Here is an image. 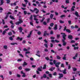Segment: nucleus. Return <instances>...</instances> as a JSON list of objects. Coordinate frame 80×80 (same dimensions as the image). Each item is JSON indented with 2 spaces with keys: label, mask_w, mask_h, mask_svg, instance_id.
Listing matches in <instances>:
<instances>
[{
  "label": "nucleus",
  "mask_w": 80,
  "mask_h": 80,
  "mask_svg": "<svg viewBox=\"0 0 80 80\" xmlns=\"http://www.w3.org/2000/svg\"><path fill=\"white\" fill-rule=\"evenodd\" d=\"M53 63L54 65H55V66H56V67H57V68H58L59 67V65L61 63V62H58L57 63H56V60H53Z\"/></svg>",
  "instance_id": "f257e3e1"
},
{
  "label": "nucleus",
  "mask_w": 80,
  "mask_h": 80,
  "mask_svg": "<svg viewBox=\"0 0 80 80\" xmlns=\"http://www.w3.org/2000/svg\"><path fill=\"white\" fill-rule=\"evenodd\" d=\"M30 10L31 12H32V13H33L35 11H37L35 13L36 14H38V12H39V10L37 8H34V9L33 10L31 9H30Z\"/></svg>",
  "instance_id": "f03ea898"
},
{
  "label": "nucleus",
  "mask_w": 80,
  "mask_h": 80,
  "mask_svg": "<svg viewBox=\"0 0 80 80\" xmlns=\"http://www.w3.org/2000/svg\"><path fill=\"white\" fill-rule=\"evenodd\" d=\"M64 31H65L66 30L67 32H68L69 33H71V31L68 29H67V26H65L64 29H63Z\"/></svg>",
  "instance_id": "7ed1b4c3"
},
{
  "label": "nucleus",
  "mask_w": 80,
  "mask_h": 80,
  "mask_svg": "<svg viewBox=\"0 0 80 80\" xmlns=\"http://www.w3.org/2000/svg\"><path fill=\"white\" fill-rule=\"evenodd\" d=\"M49 35H50V34L48 33H47V31H44L43 35L44 37H46V35H47V36H49Z\"/></svg>",
  "instance_id": "20e7f679"
},
{
  "label": "nucleus",
  "mask_w": 80,
  "mask_h": 80,
  "mask_svg": "<svg viewBox=\"0 0 80 80\" xmlns=\"http://www.w3.org/2000/svg\"><path fill=\"white\" fill-rule=\"evenodd\" d=\"M59 76L58 77L59 79H61L62 77H63V74L62 73H59Z\"/></svg>",
  "instance_id": "39448f33"
},
{
  "label": "nucleus",
  "mask_w": 80,
  "mask_h": 80,
  "mask_svg": "<svg viewBox=\"0 0 80 80\" xmlns=\"http://www.w3.org/2000/svg\"><path fill=\"white\" fill-rule=\"evenodd\" d=\"M62 38H63V39H62V41H63V40L65 41V40H66V37H67V35H62Z\"/></svg>",
  "instance_id": "423d86ee"
},
{
  "label": "nucleus",
  "mask_w": 80,
  "mask_h": 80,
  "mask_svg": "<svg viewBox=\"0 0 80 80\" xmlns=\"http://www.w3.org/2000/svg\"><path fill=\"white\" fill-rule=\"evenodd\" d=\"M21 73L22 74H23V75L22 76V77H26V75H25V73L23 72V71H21Z\"/></svg>",
  "instance_id": "0eeeda50"
},
{
  "label": "nucleus",
  "mask_w": 80,
  "mask_h": 80,
  "mask_svg": "<svg viewBox=\"0 0 80 80\" xmlns=\"http://www.w3.org/2000/svg\"><path fill=\"white\" fill-rule=\"evenodd\" d=\"M62 72L63 74H67V69H64V70L62 71Z\"/></svg>",
  "instance_id": "6e6552de"
},
{
  "label": "nucleus",
  "mask_w": 80,
  "mask_h": 80,
  "mask_svg": "<svg viewBox=\"0 0 80 80\" xmlns=\"http://www.w3.org/2000/svg\"><path fill=\"white\" fill-rule=\"evenodd\" d=\"M68 38L70 40H72L73 39V36L72 35H69L68 36Z\"/></svg>",
  "instance_id": "1a4fd4ad"
},
{
  "label": "nucleus",
  "mask_w": 80,
  "mask_h": 80,
  "mask_svg": "<svg viewBox=\"0 0 80 80\" xmlns=\"http://www.w3.org/2000/svg\"><path fill=\"white\" fill-rule=\"evenodd\" d=\"M75 15L77 16V17H80V15H78V12L77 11H75Z\"/></svg>",
  "instance_id": "9d476101"
},
{
  "label": "nucleus",
  "mask_w": 80,
  "mask_h": 80,
  "mask_svg": "<svg viewBox=\"0 0 80 80\" xmlns=\"http://www.w3.org/2000/svg\"><path fill=\"white\" fill-rule=\"evenodd\" d=\"M32 31H30L29 34L27 36L28 38H30V37H31V35H32Z\"/></svg>",
  "instance_id": "9b49d317"
},
{
  "label": "nucleus",
  "mask_w": 80,
  "mask_h": 80,
  "mask_svg": "<svg viewBox=\"0 0 80 80\" xmlns=\"http://www.w3.org/2000/svg\"><path fill=\"white\" fill-rule=\"evenodd\" d=\"M58 27V25L57 24H55L54 25V27L53 28V29L54 30H57L58 29L57 28Z\"/></svg>",
  "instance_id": "f8f14e48"
},
{
  "label": "nucleus",
  "mask_w": 80,
  "mask_h": 80,
  "mask_svg": "<svg viewBox=\"0 0 80 80\" xmlns=\"http://www.w3.org/2000/svg\"><path fill=\"white\" fill-rule=\"evenodd\" d=\"M18 29L19 30V32H20V33L22 32V30H23V29H22V27H19L18 28Z\"/></svg>",
  "instance_id": "ddd939ff"
},
{
  "label": "nucleus",
  "mask_w": 80,
  "mask_h": 80,
  "mask_svg": "<svg viewBox=\"0 0 80 80\" xmlns=\"http://www.w3.org/2000/svg\"><path fill=\"white\" fill-rule=\"evenodd\" d=\"M16 40H19L20 41H22V40H23V38H20L19 37H17Z\"/></svg>",
  "instance_id": "4468645a"
},
{
  "label": "nucleus",
  "mask_w": 80,
  "mask_h": 80,
  "mask_svg": "<svg viewBox=\"0 0 80 80\" xmlns=\"http://www.w3.org/2000/svg\"><path fill=\"white\" fill-rule=\"evenodd\" d=\"M62 43H63V46H65V45H66V44H67V42H65L64 40H63V41H62Z\"/></svg>",
  "instance_id": "2eb2a0df"
},
{
  "label": "nucleus",
  "mask_w": 80,
  "mask_h": 80,
  "mask_svg": "<svg viewBox=\"0 0 80 80\" xmlns=\"http://www.w3.org/2000/svg\"><path fill=\"white\" fill-rule=\"evenodd\" d=\"M75 6H72V8H71V10L72 11H74L75 10Z\"/></svg>",
  "instance_id": "dca6fc26"
},
{
  "label": "nucleus",
  "mask_w": 80,
  "mask_h": 80,
  "mask_svg": "<svg viewBox=\"0 0 80 80\" xmlns=\"http://www.w3.org/2000/svg\"><path fill=\"white\" fill-rule=\"evenodd\" d=\"M22 18H19V22L21 23H23V20H22Z\"/></svg>",
  "instance_id": "f3484780"
},
{
  "label": "nucleus",
  "mask_w": 80,
  "mask_h": 80,
  "mask_svg": "<svg viewBox=\"0 0 80 80\" xmlns=\"http://www.w3.org/2000/svg\"><path fill=\"white\" fill-rule=\"evenodd\" d=\"M25 71H26V72H29V71L31 70V69L27 68L25 69Z\"/></svg>",
  "instance_id": "a211bd4d"
},
{
  "label": "nucleus",
  "mask_w": 80,
  "mask_h": 80,
  "mask_svg": "<svg viewBox=\"0 0 80 80\" xmlns=\"http://www.w3.org/2000/svg\"><path fill=\"white\" fill-rule=\"evenodd\" d=\"M70 0H66L65 3L66 4H68L70 3Z\"/></svg>",
  "instance_id": "6ab92c4d"
},
{
  "label": "nucleus",
  "mask_w": 80,
  "mask_h": 80,
  "mask_svg": "<svg viewBox=\"0 0 80 80\" xmlns=\"http://www.w3.org/2000/svg\"><path fill=\"white\" fill-rule=\"evenodd\" d=\"M9 17L10 18H11V19H13V20H15V18H14V17H13V16H12V15H10Z\"/></svg>",
  "instance_id": "aec40b11"
},
{
  "label": "nucleus",
  "mask_w": 80,
  "mask_h": 80,
  "mask_svg": "<svg viewBox=\"0 0 80 80\" xmlns=\"http://www.w3.org/2000/svg\"><path fill=\"white\" fill-rule=\"evenodd\" d=\"M3 9V8L0 7V13H2Z\"/></svg>",
  "instance_id": "412c9836"
},
{
  "label": "nucleus",
  "mask_w": 80,
  "mask_h": 80,
  "mask_svg": "<svg viewBox=\"0 0 80 80\" xmlns=\"http://www.w3.org/2000/svg\"><path fill=\"white\" fill-rule=\"evenodd\" d=\"M4 3V2H3V0H1V4L0 5H2L3 4V3Z\"/></svg>",
  "instance_id": "4be33fe9"
},
{
  "label": "nucleus",
  "mask_w": 80,
  "mask_h": 80,
  "mask_svg": "<svg viewBox=\"0 0 80 80\" xmlns=\"http://www.w3.org/2000/svg\"><path fill=\"white\" fill-rule=\"evenodd\" d=\"M11 45H17V43L16 42H13L11 43Z\"/></svg>",
  "instance_id": "5701e85b"
},
{
  "label": "nucleus",
  "mask_w": 80,
  "mask_h": 80,
  "mask_svg": "<svg viewBox=\"0 0 80 80\" xmlns=\"http://www.w3.org/2000/svg\"><path fill=\"white\" fill-rule=\"evenodd\" d=\"M3 48L4 49H7V48H8V47H7V46L6 45H5L3 46Z\"/></svg>",
  "instance_id": "b1692460"
},
{
  "label": "nucleus",
  "mask_w": 80,
  "mask_h": 80,
  "mask_svg": "<svg viewBox=\"0 0 80 80\" xmlns=\"http://www.w3.org/2000/svg\"><path fill=\"white\" fill-rule=\"evenodd\" d=\"M30 20H33V15H31V16L29 18Z\"/></svg>",
  "instance_id": "393cba45"
},
{
  "label": "nucleus",
  "mask_w": 80,
  "mask_h": 80,
  "mask_svg": "<svg viewBox=\"0 0 80 80\" xmlns=\"http://www.w3.org/2000/svg\"><path fill=\"white\" fill-rule=\"evenodd\" d=\"M53 14H51L50 15V18L52 19L53 18Z\"/></svg>",
  "instance_id": "a878e982"
},
{
  "label": "nucleus",
  "mask_w": 80,
  "mask_h": 80,
  "mask_svg": "<svg viewBox=\"0 0 80 80\" xmlns=\"http://www.w3.org/2000/svg\"><path fill=\"white\" fill-rule=\"evenodd\" d=\"M46 68H47V65L44 64V66L43 67V69H46Z\"/></svg>",
  "instance_id": "bb28decb"
},
{
  "label": "nucleus",
  "mask_w": 80,
  "mask_h": 80,
  "mask_svg": "<svg viewBox=\"0 0 80 80\" xmlns=\"http://www.w3.org/2000/svg\"><path fill=\"white\" fill-rule=\"evenodd\" d=\"M37 70H38V71H39V72H42V69H41V68L40 67L38 68Z\"/></svg>",
  "instance_id": "cd10ccee"
},
{
  "label": "nucleus",
  "mask_w": 80,
  "mask_h": 80,
  "mask_svg": "<svg viewBox=\"0 0 80 80\" xmlns=\"http://www.w3.org/2000/svg\"><path fill=\"white\" fill-rule=\"evenodd\" d=\"M57 58L58 60L61 59V57H59V56H57Z\"/></svg>",
  "instance_id": "c85d7f7f"
},
{
  "label": "nucleus",
  "mask_w": 80,
  "mask_h": 80,
  "mask_svg": "<svg viewBox=\"0 0 80 80\" xmlns=\"http://www.w3.org/2000/svg\"><path fill=\"white\" fill-rule=\"evenodd\" d=\"M78 47L77 46V47H74V50H78Z\"/></svg>",
  "instance_id": "c756f323"
},
{
  "label": "nucleus",
  "mask_w": 80,
  "mask_h": 80,
  "mask_svg": "<svg viewBox=\"0 0 80 80\" xmlns=\"http://www.w3.org/2000/svg\"><path fill=\"white\" fill-rule=\"evenodd\" d=\"M54 25V23H51L50 24V26L51 27H52Z\"/></svg>",
  "instance_id": "7c9ffc66"
},
{
  "label": "nucleus",
  "mask_w": 80,
  "mask_h": 80,
  "mask_svg": "<svg viewBox=\"0 0 80 80\" xmlns=\"http://www.w3.org/2000/svg\"><path fill=\"white\" fill-rule=\"evenodd\" d=\"M27 65V62H24V63L22 65L23 66H25L26 65Z\"/></svg>",
  "instance_id": "2f4dec72"
},
{
  "label": "nucleus",
  "mask_w": 80,
  "mask_h": 80,
  "mask_svg": "<svg viewBox=\"0 0 80 80\" xmlns=\"http://www.w3.org/2000/svg\"><path fill=\"white\" fill-rule=\"evenodd\" d=\"M61 67L62 68H65V66H64V64H63V63L61 64Z\"/></svg>",
  "instance_id": "473e14b6"
},
{
  "label": "nucleus",
  "mask_w": 80,
  "mask_h": 80,
  "mask_svg": "<svg viewBox=\"0 0 80 80\" xmlns=\"http://www.w3.org/2000/svg\"><path fill=\"white\" fill-rule=\"evenodd\" d=\"M20 24H21V23L19 21L15 23V24L17 25H18Z\"/></svg>",
  "instance_id": "72a5a7b5"
},
{
  "label": "nucleus",
  "mask_w": 80,
  "mask_h": 80,
  "mask_svg": "<svg viewBox=\"0 0 80 80\" xmlns=\"http://www.w3.org/2000/svg\"><path fill=\"white\" fill-rule=\"evenodd\" d=\"M44 46H45V47H46V48H48V45L47 44H46V43H45L44 44Z\"/></svg>",
  "instance_id": "f704fd0d"
},
{
  "label": "nucleus",
  "mask_w": 80,
  "mask_h": 80,
  "mask_svg": "<svg viewBox=\"0 0 80 80\" xmlns=\"http://www.w3.org/2000/svg\"><path fill=\"white\" fill-rule=\"evenodd\" d=\"M59 22H60V23H64V22L62 20H60L59 21Z\"/></svg>",
  "instance_id": "c9c22d12"
},
{
  "label": "nucleus",
  "mask_w": 80,
  "mask_h": 80,
  "mask_svg": "<svg viewBox=\"0 0 80 80\" xmlns=\"http://www.w3.org/2000/svg\"><path fill=\"white\" fill-rule=\"evenodd\" d=\"M50 18H48L47 20V23H48L50 22Z\"/></svg>",
  "instance_id": "e433bc0d"
},
{
  "label": "nucleus",
  "mask_w": 80,
  "mask_h": 80,
  "mask_svg": "<svg viewBox=\"0 0 80 80\" xmlns=\"http://www.w3.org/2000/svg\"><path fill=\"white\" fill-rule=\"evenodd\" d=\"M7 1V3L8 4V3H10V0H6Z\"/></svg>",
  "instance_id": "4c0bfd02"
},
{
  "label": "nucleus",
  "mask_w": 80,
  "mask_h": 80,
  "mask_svg": "<svg viewBox=\"0 0 80 80\" xmlns=\"http://www.w3.org/2000/svg\"><path fill=\"white\" fill-rule=\"evenodd\" d=\"M50 38L51 39V40H54V39L55 38L54 37H51Z\"/></svg>",
  "instance_id": "58836bf2"
},
{
  "label": "nucleus",
  "mask_w": 80,
  "mask_h": 80,
  "mask_svg": "<svg viewBox=\"0 0 80 80\" xmlns=\"http://www.w3.org/2000/svg\"><path fill=\"white\" fill-rule=\"evenodd\" d=\"M2 20L3 25H5V21L4 20V19H2Z\"/></svg>",
  "instance_id": "ea45409f"
},
{
  "label": "nucleus",
  "mask_w": 80,
  "mask_h": 80,
  "mask_svg": "<svg viewBox=\"0 0 80 80\" xmlns=\"http://www.w3.org/2000/svg\"><path fill=\"white\" fill-rule=\"evenodd\" d=\"M57 73L56 72H54V73L53 74V75L54 76H57Z\"/></svg>",
  "instance_id": "a19ab883"
},
{
  "label": "nucleus",
  "mask_w": 80,
  "mask_h": 80,
  "mask_svg": "<svg viewBox=\"0 0 80 80\" xmlns=\"http://www.w3.org/2000/svg\"><path fill=\"white\" fill-rule=\"evenodd\" d=\"M43 25H47V23L46 22L44 21L43 22Z\"/></svg>",
  "instance_id": "79ce46f5"
},
{
  "label": "nucleus",
  "mask_w": 80,
  "mask_h": 80,
  "mask_svg": "<svg viewBox=\"0 0 80 80\" xmlns=\"http://www.w3.org/2000/svg\"><path fill=\"white\" fill-rule=\"evenodd\" d=\"M68 23L69 25H71V24H72V21H71V20L68 21Z\"/></svg>",
  "instance_id": "37998d69"
},
{
  "label": "nucleus",
  "mask_w": 80,
  "mask_h": 80,
  "mask_svg": "<svg viewBox=\"0 0 80 80\" xmlns=\"http://www.w3.org/2000/svg\"><path fill=\"white\" fill-rule=\"evenodd\" d=\"M8 35L11 36V35H12V32H10L8 33Z\"/></svg>",
  "instance_id": "c03bdc74"
},
{
  "label": "nucleus",
  "mask_w": 80,
  "mask_h": 80,
  "mask_svg": "<svg viewBox=\"0 0 80 80\" xmlns=\"http://www.w3.org/2000/svg\"><path fill=\"white\" fill-rule=\"evenodd\" d=\"M66 17V15H62L60 17L61 18H63V17Z\"/></svg>",
  "instance_id": "a18cd8bd"
},
{
  "label": "nucleus",
  "mask_w": 80,
  "mask_h": 80,
  "mask_svg": "<svg viewBox=\"0 0 80 80\" xmlns=\"http://www.w3.org/2000/svg\"><path fill=\"white\" fill-rule=\"evenodd\" d=\"M43 77L44 78H47V75L45 74H44L43 75Z\"/></svg>",
  "instance_id": "49530a36"
},
{
  "label": "nucleus",
  "mask_w": 80,
  "mask_h": 80,
  "mask_svg": "<svg viewBox=\"0 0 80 80\" xmlns=\"http://www.w3.org/2000/svg\"><path fill=\"white\" fill-rule=\"evenodd\" d=\"M22 43L23 44L26 43V41H25V40H23Z\"/></svg>",
  "instance_id": "de8ad7c7"
},
{
  "label": "nucleus",
  "mask_w": 80,
  "mask_h": 80,
  "mask_svg": "<svg viewBox=\"0 0 80 80\" xmlns=\"http://www.w3.org/2000/svg\"><path fill=\"white\" fill-rule=\"evenodd\" d=\"M17 77L20 78V77H21V75H20V74H17Z\"/></svg>",
  "instance_id": "09e8293b"
},
{
  "label": "nucleus",
  "mask_w": 80,
  "mask_h": 80,
  "mask_svg": "<svg viewBox=\"0 0 80 80\" xmlns=\"http://www.w3.org/2000/svg\"><path fill=\"white\" fill-rule=\"evenodd\" d=\"M22 59L21 58H19L17 60L18 62H22Z\"/></svg>",
  "instance_id": "8fccbe9b"
},
{
  "label": "nucleus",
  "mask_w": 80,
  "mask_h": 80,
  "mask_svg": "<svg viewBox=\"0 0 80 80\" xmlns=\"http://www.w3.org/2000/svg\"><path fill=\"white\" fill-rule=\"evenodd\" d=\"M44 52H48V50L47 48H45L44 49Z\"/></svg>",
  "instance_id": "3c124183"
},
{
  "label": "nucleus",
  "mask_w": 80,
  "mask_h": 80,
  "mask_svg": "<svg viewBox=\"0 0 80 80\" xmlns=\"http://www.w3.org/2000/svg\"><path fill=\"white\" fill-rule=\"evenodd\" d=\"M18 70H22V66H20L18 68Z\"/></svg>",
  "instance_id": "603ef678"
},
{
  "label": "nucleus",
  "mask_w": 80,
  "mask_h": 80,
  "mask_svg": "<svg viewBox=\"0 0 80 80\" xmlns=\"http://www.w3.org/2000/svg\"><path fill=\"white\" fill-rule=\"evenodd\" d=\"M41 33H42L41 32H40V31H38V34L39 35H41Z\"/></svg>",
  "instance_id": "864d4df0"
},
{
  "label": "nucleus",
  "mask_w": 80,
  "mask_h": 80,
  "mask_svg": "<svg viewBox=\"0 0 80 80\" xmlns=\"http://www.w3.org/2000/svg\"><path fill=\"white\" fill-rule=\"evenodd\" d=\"M58 71H59L60 72H62V71L60 70L59 68H58Z\"/></svg>",
  "instance_id": "5fc2aeb1"
},
{
  "label": "nucleus",
  "mask_w": 80,
  "mask_h": 80,
  "mask_svg": "<svg viewBox=\"0 0 80 80\" xmlns=\"http://www.w3.org/2000/svg\"><path fill=\"white\" fill-rule=\"evenodd\" d=\"M6 33V31H4L2 32V35H5V33Z\"/></svg>",
  "instance_id": "6e6d98bb"
},
{
  "label": "nucleus",
  "mask_w": 80,
  "mask_h": 80,
  "mask_svg": "<svg viewBox=\"0 0 80 80\" xmlns=\"http://www.w3.org/2000/svg\"><path fill=\"white\" fill-rule=\"evenodd\" d=\"M8 17V15H7L6 16V17L4 18L5 19H7V18Z\"/></svg>",
  "instance_id": "4d7b16f0"
},
{
  "label": "nucleus",
  "mask_w": 80,
  "mask_h": 80,
  "mask_svg": "<svg viewBox=\"0 0 80 80\" xmlns=\"http://www.w3.org/2000/svg\"><path fill=\"white\" fill-rule=\"evenodd\" d=\"M74 28H78V26L77 25H75V26Z\"/></svg>",
  "instance_id": "13d9d810"
},
{
  "label": "nucleus",
  "mask_w": 80,
  "mask_h": 80,
  "mask_svg": "<svg viewBox=\"0 0 80 80\" xmlns=\"http://www.w3.org/2000/svg\"><path fill=\"white\" fill-rule=\"evenodd\" d=\"M44 42L45 43H48V41H47L46 39L44 40Z\"/></svg>",
  "instance_id": "bf43d9fd"
},
{
  "label": "nucleus",
  "mask_w": 80,
  "mask_h": 80,
  "mask_svg": "<svg viewBox=\"0 0 80 80\" xmlns=\"http://www.w3.org/2000/svg\"><path fill=\"white\" fill-rule=\"evenodd\" d=\"M57 38H58L60 37V34H57Z\"/></svg>",
  "instance_id": "052dcab7"
},
{
  "label": "nucleus",
  "mask_w": 80,
  "mask_h": 80,
  "mask_svg": "<svg viewBox=\"0 0 80 80\" xmlns=\"http://www.w3.org/2000/svg\"><path fill=\"white\" fill-rule=\"evenodd\" d=\"M53 44L51 43L50 44V48H52V47H53Z\"/></svg>",
  "instance_id": "680f3d73"
},
{
  "label": "nucleus",
  "mask_w": 80,
  "mask_h": 80,
  "mask_svg": "<svg viewBox=\"0 0 80 80\" xmlns=\"http://www.w3.org/2000/svg\"><path fill=\"white\" fill-rule=\"evenodd\" d=\"M50 33L51 35H53V31H51L50 32Z\"/></svg>",
  "instance_id": "e2e57ef3"
},
{
  "label": "nucleus",
  "mask_w": 80,
  "mask_h": 80,
  "mask_svg": "<svg viewBox=\"0 0 80 80\" xmlns=\"http://www.w3.org/2000/svg\"><path fill=\"white\" fill-rule=\"evenodd\" d=\"M75 41H74L73 40H72L71 41V43H75Z\"/></svg>",
  "instance_id": "0e129e2a"
},
{
  "label": "nucleus",
  "mask_w": 80,
  "mask_h": 80,
  "mask_svg": "<svg viewBox=\"0 0 80 80\" xmlns=\"http://www.w3.org/2000/svg\"><path fill=\"white\" fill-rule=\"evenodd\" d=\"M55 41L56 43H59L60 42V41H59L58 40H55Z\"/></svg>",
  "instance_id": "69168bd1"
},
{
  "label": "nucleus",
  "mask_w": 80,
  "mask_h": 80,
  "mask_svg": "<svg viewBox=\"0 0 80 80\" xmlns=\"http://www.w3.org/2000/svg\"><path fill=\"white\" fill-rule=\"evenodd\" d=\"M73 71H74V72H75V71H77V69L76 68H73Z\"/></svg>",
  "instance_id": "338daca9"
},
{
  "label": "nucleus",
  "mask_w": 80,
  "mask_h": 80,
  "mask_svg": "<svg viewBox=\"0 0 80 80\" xmlns=\"http://www.w3.org/2000/svg\"><path fill=\"white\" fill-rule=\"evenodd\" d=\"M13 39L12 38V37H9V40H13Z\"/></svg>",
  "instance_id": "774afa93"
}]
</instances>
